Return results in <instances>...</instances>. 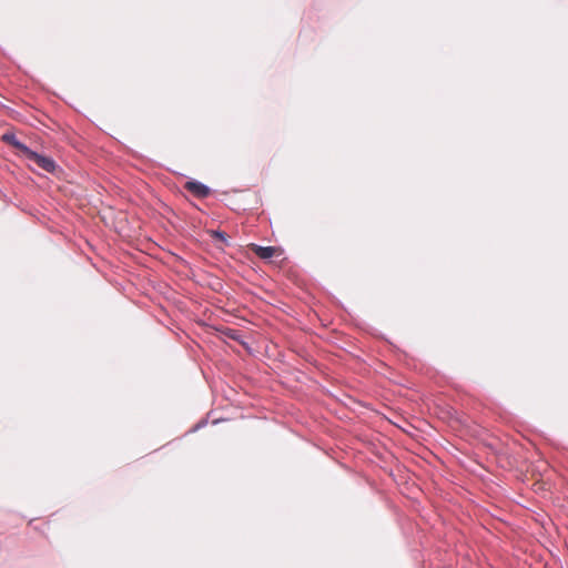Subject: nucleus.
Segmentation results:
<instances>
[{
    "instance_id": "obj_2",
    "label": "nucleus",
    "mask_w": 568,
    "mask_h": 568,
    "mask_svg": "<svg viewBox=\"0 0 568 568\" xmlns=\"http://www.w3.org/2000/svg\"><path fill=\"white\" fill-rule=\"evenodd\" d=\"M184 187L190 193H192L194 196L200 197V199H205L211 193V189L206 184L195 181V180L187 181L185 183Z\"/></svg>"
},
{
    "instance_id": "obj_3",
    "label": "nucleus",
    "mask_w": 568,
    "mask_h": 568,
    "mask_svg": "<svg viewBox=\"0 0 568 568\" xmlns=\"http://www.w3.org/2000/svg\"><path fill=\"white\" fill-rule=\"evenodd\" d=\"M252 251L262 260H268L274 256L276 248L273 246H261L253 244Z\"/></svg>"
},
{
    "instance_id": "obj_5",
    "label": "nucleus",
    "mask_w": 568,
    "mask_h": 568,
    "mask_svg": "<svg viewBox=\"0 0 568 568\" xmlns=\"http://www.w3.org/2000/svg\"><path fill=\"white\" fill-rule=\"evenodd\" d=\"M223 334L225 337L231 338L233 341L242 342L241 341V333L233 328H225L223 331Z\"/></svg>"
},
{
    "instance_id": "obj_1",
    "label": "nucleus",
    "mask_w": 568,
    "mask_h": 568,
    "mask_svg": "<svg viewBox=\"0 0 568 568\" xmlns=\"http://www.w3.org/2000/svg\"><path fill=\"white\" fill-rule=\"evenodd\" d=\"M24 156L27 160L34 163L36 165H38L40 169L48 173H53L57 169V164L52 158L39 154L38 152L31 150L30 148L26 152Z\"/></svg>"
},
{
    "instance_id": "obj_7",
    "label": "nucleus",
    "mask_w": 568,
    "mask_h": 568,
    "mask_svg": "<svg viewBox=\"0 0 568 568\" xmlns=\"http://www.w3.org/2000/svg\"><path fill=\"white\" fill-rule=\"evenodd\" d=\"M216 236L223 241H225V234L223 232H216Z\"/></svg>"
},
{
    "instance_id": "obj_6",
    "label": "nucleus",
    "mask_w": 568,
    "mask_h": 568,
    "mask_svg": "<svg viewBox=\"0 0 568 568\" xmlns=\"http://www.w3.org/2000/svg\"><path fill=\"white\" fill-rule=\"evenodd\" d=\"M206 424V420H202L201 423H199L197 425H195L193 428H192V432H195L199 428H201L202 426H204Z\"/></svg>"
},
{
    "instance_id": "obj_4",
    "label": "nucleus",
    "mask_w": 568,
    "mask_h": 568,
    "mask_svg": "<svg viewBox=\"0 0 568 568\" xmlns=\"http://www.w3.org/2000/svg\"><path fill=\"white\" fill-rule=\"evenodd\" d=\"M2 140L6 141L7 143L11 144L12 146H14L23 155L29 150V146H27L24 143L19 141L13 133H4L3 136H2Z\"/></svg>"
}]
</instances>
